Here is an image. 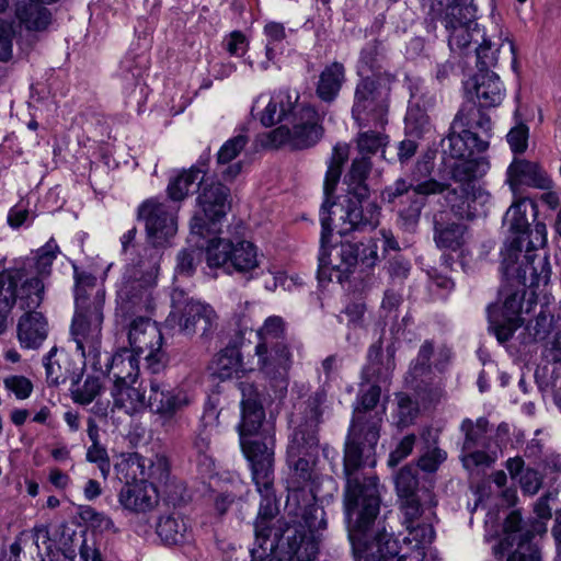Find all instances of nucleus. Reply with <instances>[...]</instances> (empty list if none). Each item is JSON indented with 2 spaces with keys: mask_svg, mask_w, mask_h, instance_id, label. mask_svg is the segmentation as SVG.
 I'll list each match as a JSON object with an SVG mask.
<instances>
[{
  "mask_svg": "<svg viewBox=\"0 0 561 561\" xmlns=\"http://www.w3.org/2000/svg\"><path fill=\"white\" fill-rule=\"evenodd\" d=\"M528 207L534 211L536 209L531 201L520 198L512 204L504 216L503 222L508 227L511 236L501 251L502 261L506 273L516 272V264L524 261L526 266H531V284L549 283L551 266L548 254L537 253L547 242V228L545 224L537 222L530 229L526 217Z\"/></svg>",
  "mask_w": 561,
  "mask_h": 561,
  "instance_id": "nucleus-1",
  "label": "nucleus"
},
{
  "mask_svg": "<svg viewBox=\"0 0 561 561\" xmlns=\"http://www.w3.org/2000/svg\"><path fill=\"white\" fill-rule=\"evenodd\" d=\"M516 272L506 273L501 263L503 285L500 288L499 302L489 305V329L500 343L510 341L514 332L525 322L523 313H530L537 307L535 288L548 283L531 284V266L522 261L516 264Z\"/></svg>",
  "mask_w": 561,
  "mask_h": 561,
  "instance_id": "nucleus-2",
  "label": "nucleus"
},
{
  "mask_svg": "<svg viewBox=\"0 0 561 561\" xmlns=\"http://www.w3.org/2000/svg\"><path fill=\"white\" fill-rule=\"evenodd\" d=\"M262 496L257 517L254 523L256 543L262 553L267 550L273 552L276 548L286 546V553L290 561H312L317 557V542L314 540L304 541L297 545L299 531L290 526L285 519L277 518L279 513L274 494V484L266 490L256 488Z\"/></svg>",
  "mask_w": 561,
  "mask_h": 561,
  "instance_id": "nucleus-3",
  "label": "nucleus"
},
{
  "mask_svg": "<svg viewBox=\"0 0 561 561\" xmlns=\"http://www.w3.org/2000/svg\"><path fill=\"white\" fill-rule=\"evenodd\" d=\"M142 219L146 228V247L148 271L142 275V299H146V310L150 313L156 308V298L152 291H147L157 280L162 250L167 247L169 239L176 232L175 216L171 207L165 203L156 199H148L142 203Z\"/></svg>",
  "mask_w": 561,
  "mask_h": 561,
  "instance_id": "nucleus-4",
  "label": "nucleus"
},
{
  "mask_svg": "<svg viewBox=\"0 0 561 561\" xmlns=\"http://www.w3.org/2000/svg\"><path fill=\"white\" fill-rule=\"evenodd\" d=\"M381 484L374 474H356L345 480L343 506L350 541L358 545L371 529L380 511Z\"/></svg>",
  "mask_w": 561,
  "mask_h": 561,
  "instance_id": "nucleus-5",
  "label": "nucleus"
},
{
  "mask_svg": "<svg viewBox=\"0 0 561 561\" xmlns=\"http://www.w3.org/2000/svg\"><path fill=\"white\" fill-rule=\"evenodd\" d=\"M433 20H439L447 32L453 53L466 55L472 42H477L480 27L479 8L474 0H421Z\"/></svg>",
  "mask_w": 561,
  "mask_h": 561,
  "instance_id": "nucleus-6",
  "label": "nucleus"
},
{
  "mask_svg": "<svg viewBox=\"0 0 561 561\" xmlns=\"http://www.w3.org/2000/svg\"><path fill=\"white\" fill-rule=\"evenodd\" d=\"M333 152L334 154L324 179V201L320 209L321 237L320 251L318 255L319 282L332 280L333 277L336 278V274H340L339 244H331L334 219L331 218L332 211L329 209V195L335 191V187L340 181L342 164L347 158V150L345 147L336 145L333 149ZM333 214H335V211H333Z\"/></svg>",
  "mask_w": 561,
  "mask_h": 561,
  "instance_id": "nucleus-7",
  "label": "nucleus"
},
{
  "mask_svg": "<svg viewBox=\"0 0 561 561\" xmlns=\"http://www.w3.org/2000/svg\"><path fill=\"white\" fill-rule=\"evenodd\" d=\"M139 353L140 348L123 346L111 357L107 365L114 376V407L128 415L140 411Z\"/></svg>",
  "mask_w": 561,
  "mask_h": 561,
  "instance_id": "nucleus-8",
  "label": "nucleus"
},
{
  "mask_svg": "<svg viewBox=\"0 0 561 561\" xmlns=\"http://www.w3.org/2000/svg\"><path fill=\"white\" fill-rule=\"evenodd\" d=\"M44 284L36 276L28 277L24 268H9L0 273V333L10 321L11 309L19 302L21 309L39 307Z\"/></svg>",
  "mask_w": 561,
  "mask_h": 561,
  "instance_id": "nucleus-9",
  "label": "nucleus"
},
{
  "mask_svg": "<svg viewBox=\"0 0 561 561\" xmlns=\"http://www.w3.org/2000/svg\"><path fill=\"white\" fill-rule=\"evenodd\" d=\"M172 311L169 321L176 322L180 332L192 336L199 333L208 336L217 328V313L211 306L204 304L187 291L175 287L171 294Z\"/></svg>",
  "mask_w": 561,
  "mask_h": 561,
  "instance_id": "nucleus-10",
  "label": "nucleus"
},
{
  "mask_svg": "<svg viewBox=\"0 0 561 561\" xmlns=\"http://www.w3.org/2000/svg\"><path fill=\"white\" fill-rule=\"evenodd\" d=\"M197 204L203 215L196 214L191 220V232L199 237L217 233L219 224L231 209L230 188L220 182L198 183Z\"/></svg>",
  "mask_w": 561,
  "mask_h": 561,
  "instance_id": "nucleus-11",
  "label": "nucleus"
},
{
  "mask_svg": "<svg viewBox=\"0 0 561 561\" xmlns=\"http://www.w3.org/2000/svg\"><path fill=\"white\" fill-rule=\"evenodd\" d=\"M545 531L542 522H525L518 511L511 512L505 518L504 537L500 542V548L508 552L506 561H540V552L533 539Z\"/></svg>",
  "mask_w": 561,
  "mask_h": 561,
  "instance_id": "nucleus-12",
  "label": "nucleus"
},
{
  "mask_svg": "<svg viewBox=\"0 0 561 561\" xmlns=\"http://www.w3.org/2000/svg\"><path fill=\"white\" fill-rule=\"evenodd\" d=\"M104 322L103 293L95 296L94 306L76 307L70 335L82 358L100 355L102 325Z\"/></svg>",
  "mask_w": 561,
  "mask_h": 561,
  "instance_id": "nucleus-13",
  "label": "nucleus"
},
{
  "mask_svg": "<svg viewBox=\"0 0 561 561\" xmlns=\"http://www.w3.org/2000/svg\"><path fill=\"white\" fill-rule=\"evenodd\" d=\"M327 401V392L320 389L308 397L304 402L301 421L295 428L288 446L287 456H318L319 438L318 425L321 423L323 404Z\"/></svg>",
  "mask_w": 561,
  "mask_h": 561,
  "instance_id": "nucleus-14",
  "label": "nucleus"
},
{
  "mask_svg": "<svg viewBox=\"0 0 561 561\" xmlns=\"http://www.w3.org/2000/svg\"><path fill=\"white\" fill-rule=\"evenodd\" d=\"M206 259L210 267H224L227 273L247 275L259 267L256 248L245 240L234 243L229 239H213L207 247Z\"/></svg>",
  "mask_w": 561,
  "mask_h": 561,
  "instance_id": "nucleus-15",
  "label": "nucleus"
},
{
  "mask_svg": "<svg viewBox=\"0 0 561 561\" xmlns=\"http://www.w3.org/2000/svg\"><path fill=\"white\" fill-rule=\"evenodd\" d=\"M140 270L137 265L126 268L122 285L117 291L116 317L123 328L127 330L128 348L138 346L140 322Z\"/></svg>",
  "mask_w": 561,
  "mask_h": 561,
  "instance_id": "nucleus-16",
  "label": "nucleus"
},
{
  "mask_svg": "<svg viewBox=\"0 0 561 561\" xmlns=\"http://www.w3.org/2000/svg\"><path fill=\"white\" fill-rule=\"evenodd\" d=\"M334 191L329 195V209L335 211L331 214V218L337 215L339 224L334 226L337 228L340 236H347L351 233H368L374 231L380 221V208L375 202H359L354 199H345V204L336 205L331 201Z\"/></svg>",
  "mask_w": 561,
  "mask_h": 561,
  "instance_id": "nucleus-17",
  "label": "nucleus"
},
{
  "mask_svg": "<svg viewBox=\"0 0 561 561\" xmlns=\"http://www.w3.org/2000/svg\"><path fill=\"white\" fill-rule=\"evenodd\" d=\"M466 141L468 137L459 129L450 131L442 145L445 160H455L448 168L451 179L459 183H469L481 178L489 169L485 158H470L471 151H466Z\"/></svg>",
  "mask_w": 561,
  "mask_h": 561,
  "instance_id": "nucleus-18",
  "label": "nucleus"
},
{
  "mask_svg": "<svg viewBox=\"0 0 561 561\" xmlns=\"http://www.w3.org/2000/svg\"><path fill=\"white\" fill-rule=\"evenodd\" d=\"M243 455L250 463L252 480L256 488L268 490L274 484V431L265 430L260 437L240 440Z\"/></svg>",
  "mask_w": 561,
  "mask_h": 561,
  "instance_id": "nucleus-19",
  "label": "nucleus"
},
{
  "mask_svg": "<svg viewBox=\"0 0 561 561\" xmlns=\"http://www.w3.org/2000/svg\"><path fill=\"white\" fill-rule=\"evenodd\" d=\"M379 428L380 419L374 417L367 428L362 433L360 427H357L353 434H351V430L348 431L343 458V473L345 480L351 476L368 474L362 471L360 468L375 453V447L379 439Z\"/></svg>",
  "mask_w": 561,
  "mask_h": 561,
  "instance_id": "nucleus-20",
  "label": "nucleus"
},
{
  "mask_svg": "<svg viewBox=\"0 0 561 561\" xmlns=\"http://www.w3.org/2000/svg\"><path fill=\"white\" fill-rule=\"evenodd\" d=\"M460 431L465 436L460 455L463 468L473 470L490 467L495 459L485 451L490 446L489 421L485 417H479L477 421L465 419L460 424Z\"/></svg>",
  "mask_w": 561,
  "mask_h": 561,
  "instance_id": "nucleus-21",
  "label": "nucleus"
},
{
  "mask_svg": "<svg viewBox=\"0 0 561 561\" xmlns=\"http://www.w3.org/2000/svg\"><path fill=\"white\" fill-rule=\"evenodd\" d=\"M255 355L261 370L268 379L270 387L276 399L285 397L288 388V369L291 354L288 344H273V346H255Z\"/></svg>",
  "mask_w": 561,
  "mask_h": 561,
  "instance_id": "nucleus-22",
  "label": "nucleus"
},
{
  "mask_svg": "<svg viewBox=\"0 0 561 561\" xmlns=\"http://www.w3.org/2000/svg\"><path fill=\"white\" fill-rule=\"evenodd\" d=\"M241 421L237 426L240 440L260 437L265 430L274 431L272 425L265 423V411L255 387L241 383Z\"/></svg>",
  "mask_w": 561,
  "mask_h": 561,
  "instance_id": "nucleus-23",
  "label": "nucleus"
},
{
  "mask_svg": "<svg viewBox=\"0 0 561 561\" xmlns=\"http://www.w3.org/2000/svg\"><path fill=\"white\" fill-rule=\"evenodd\" d=\"M365 533L358 545L352 543L355 554L363 561H417L409 560L405 554L400 553V543L392 534L385 529L377 530L373 536Z\"/></svg>",
  "mask_w": 561,
  "mask_h": 561,
  "instance_id": "nucleus-24",
  "label": "nucleus"
},
{
  "mask_svg": "<svg viewBox=\"0 0 561 561\" xmlns=\"http://www.w3.org/2000/svg\"><path fill=\"white\" fill-rule=\"evenodd\" d=\"M310 124L307 119H297V124L294 122L280 124L266 135L267 141L265 145L277 148L288 141H293L299 148L313 146L322 135V127L318 123V115L317 118H310Z\"/></svg>",
  "mask_w": 561,
  "mask_h": 561,
  "instance_id": "nucleus-25",
  "label": "nucleus"
},
{
  "mask_svg": "<svg viewBox=\"0 0 561 561\" xmlns=\"http://www.w3.org/2000/svg\"><path fill=\"white\" fill-rule=\"evenodd\" d=\"M434 355L432 341H425L419 350L417 356L412 363L411 374L416 380L417 394L430 403L438 401L444 394L442 380L432 378L431 358Z\"/></svg>",
  "mask_w": 561,
  "mask_h": 561,
  "instance_id": "nucleus-26",
  "label": "nucleus"
},
{
  "mask_svg": "<svg viewBox=\"0 0 561 561\" xmlns=\"http://www.w3.org/2000/svg\"><path fill=\"white\" fill-rule=\"evenodd\" d=\"M117 476L124 485L118 494V501L124 510L138 514L140 506V455L128 453L122 455V460L115 466Z\"/></svg>",
  "mask_w": 561,
  "mask_h": 561,
  "instance_id": "nucleus-27",
  "label": "nucleus"
},
{
  "mask_svg": "<svg viewBox=\"0 0 561 561\" xmlns=\"http://www.w3.org/2000/svg\"><path fill=\"white\" fill-rule=\"evenodd\" d=\"M463 95L473 105H500L504 91L496 73L476 72L463 82Z\"/></svg>",
  "mask_w": 561,
  "mask_h": 561,
  "instance_id": "nucleus-28",
  "label": "nucleus"
},
{
  "mask_svg": "<svg viewBox=\"0 0 561 561\" xmlns=\"http://www.w3.org/2000/svg\"><path fill=\"white\" fill-rule=\"evenodd\" d=\"M147 479H142V515L152 512L159 504L160 492L170 478V461L163 451L149 460Z\"/></svg>",
  "mask_w": 561,
  "mask_h": 561,
  "instance_id": "nucleus-29",
  "label": "nucleus"
},
{
  "mask_svg": "<svg viewBox=\"0 0 561 561\" xmlns=\"http://www.w3.org/2000/svg\"><path fill=\"white\" fill-rule=\"evenodd\" d=\"M388 62V48L385 41L373 38L359 49L356 61V75H371L385 77L387 82H393L396 75L386 69Z\"/></svg>",
  "mask_w": 561,
  "mask_h": 561,
  "instance_id": "nucleus-30",
  "label": "nucleus"
},
{
  "mask_svg": "<svg viewBox=\"0 0 561 561\" xmlns=\"http://www.w3.org/2000/svg\"><path fill=\"white\" fill-rule=\"evenodd\" d=\"M218 416L219 412L216 407L213 404L207 405L202 416L203 425L194 440V449L197 454V465L201 467L203 472H210L214 468L210 445L213 437L218 434Z\"/></svg>",
  "mask_w": 561,
  "mask_h": 561,
  "instance_id": "nucleus-31",
  "label": "nucleus"
},
{
  "mask_svg": "<svg viewBox=\"0 0 561 561\" xmlns=\"http://www.w3.org/2000/svg\"><path fill=\"white\" fill-rule=\"evenodd\" d=\"M150 515L144 520L149 524L154 522L156 534L165 546H179L185 543L191 534V527L187 519L181 515L172 513L167 516Z\"/></svg>",
  "mask_w": 561,
  "mask_h": 561,
  "instance_id": "nucleus-32",
  "label": "nucleus"
},
{
  "mask_svg": "<svg viewBox=\"0 0 561 561\" xmlns=\"http://www.w3.org/2000/svg\"><path fill=\"white\" fill-rule=\"evenodd\" d=\"M434 242L437 248L458 251L465 243L466 226L449 218V211L443 209L433 215Z\"/></svg>",
  "mask_w": 561,
  "mask_h": 561,
  "instance_id": "nucleus-33",
  "label": "nucleus"
},
{
  "mask_svg": "<svg viewBox=\"0 0 561 561\" xmlns=\"http://www.w3.org/2000/svg\"><path fill=\"white\" fill-rule=\"evenodd\" d=\"M394 348L388 346L386 354L381 350V341L370 345L367 354V364L363 368V379L366 382L379 383L389 380L394 370Z\"/></svg>",
  "mask_w": 561,
  "mask_h": 561,
  "instance_id": "nucleus-34",
  "label": "nucleus"
},
{
  "mask_svg": "<svg viewBox=\"0 0 561 561\" xmlns=\"http://www.w3.org/2000/svg\"><path fill=\"white\" fill-rule=\"evenodd\" d=\"M142 335L150 337V342L146 343L147 354L144 357L146 369L153 375H160L164 371L169 357L163 350V335L156 320L151 321V318L142 316Z\"/></svg>",
  "mask_w": 561,
  "mask_h": 561,
  "instance_id": "nucleus-35",
  "label": "nucleus"
},
{
  "mask_svg": "<svg viewBox=\"0 0 561 561\" xmlns=\"http://www.w3.org/2000/svg\"><path fill=\"white\" fill-rule=\"evenodd\" d=\"M507 181L513 190L518 185H528L541 190L549 188L551 180L536 162L514 159L507 169Z\"/></svg>",
  "mask_w": 561,
  "mask_h": 561,
  "instance_id": "nucleus-36",
  "label": "nucleus"
},
{
  "mask_svg": "<svg viewBox=\"0 0 561 561\" xmlns=\"http://www.w3.org/2000/svg\"><path fill=\"white\" fill-rule=\"evenodd\" d=\"M251 115L259 118L264 127H272L286 122L297 124V119H307L310 123V118H317L314 107H252Z\"/></svg>",
  "mask_w": 561,
  "mask_h": 561,
  "instance_id": "nucleus-37",
  "label": "nucleus"
},
{
  "mask_svg": "<svg viewBox=\"0 0 561 561\" xmlns=\"http://www.w3.org/2000/svg\"><path fill=\"white\" fill-rule=\"evenodd\" d=\"M25 310L27 312L19 321L18 336L22 346L36 348L47 336V321L35 308Z\"/></svg>",
  "mask_w": 561,
  "mask_h": 561,
  "instance_id": "nucleus-38",
  "label": "nucleus"
},
{
  "mask_svg": "<svg viewBox=\"0 0 561 561\" xmlns=\"http://www.w3.org/2000/svg\"><path fill=\"white\" fill-rule=\"evenodd\" d=\"M358 81L355 87L354 100L357 104L369 103L381 105L388 102L390 93L389 84L385 77L371 75H357Z\"/></svg>",
  "mask_w": 561,
  "mask_h": 561,
  "instance_id": "nucleus-39",
  "label": "nucleus"
},
{
  "mask_svg": "<svg viewBox=\"0 0 561 561\" xmlns=\"http://www.w3.org/2000/svg\"><path fill=\"white\" fill-rule=\"evenodd\" d=\"M15 16L27 31L43 32L51 23V12L35 0H20L15 3Z\"/></svg>",
  "mask_w": 561,
  "mask_h": 561,
  "instance_id": "nucleus-40",
  "label": "nucleus"
},
{
  "mask_svg": "<svg viewBox=\"0 0 561 561\" xmlns=\"http://www.w3.org/2000/svg\"><path fill=\"white\" fill-rule=\"evenodd\" d=\"M371 167V161L368 157H360L353 160L351 169L346 175V199L359 202L368 201L370 190L366 181L370 174Z\"/></svg>",
  "mask_w": 561,
  "mask_h": 561,
  "instance_id": "nucleus-41",
  "label": "nucleus"
},
{
  "mask_svg": "<svg viewBox=\"0 0 561 561\" xmlns=\"http://www.w3.org/2000/svg\"><path fill=\"white\" fill-rule=\"evenodd\" d=\"M344 82V65L340 61H333L321 71L316 93L322 102L332 103L337 98Z\"/></svg>",
  "mask_w": 561,
  "mask_h": 561,
  "instance_id": "nucleus-42",
  "label": "nucleus"
},
{
  "mask_svg": "<svg viewBox=\"0 0 561 561\" xmlns=\"http://www.w3.org/2000/svg\"><path fill=\"white\" fill-rule=\"evenodd\" d=\"M524 323V331L520 334L522 343L529 345L545 341L557 328V318L547 306H541L539 312Z\"/></svg>",
  "mask_w": 561,
  "mask_h": 561,
  "instance_id": "nucleus-43",
  "label": "nucleus"
},
{
  "mask_svg": "<svg viewBox=\"0 0 561 561\" xmlns=\"http://www.w3.org/2000/svg\"><path fill=\"white\" fill-rule=\"evenodd\" d=\"M471 129L489 139L492 130V121L484 107H461L453 122V129Z\"/></svg>",
  "mask_w": 561,
  "mask_h": 561,
  "instance_id": "nucleus-44",
  "label": "nucleus"
},
{
  "mask_svg": "<svg viewBox=\"0 0 561 561\" xmlns=\"http://www.w3.org/2000/svg\"><path fill=\"white\" fill-rule=\"evenodd\" d=\"M75 305L76 307H91L94 306L95 296L99 291L103 293V306L105 305V289L103 286L98 285L96 277L85 271H79L75 266Z\"/></svg>",
  "mask_w": 561,
  "mask_h": 561,
  "instance_id": "nucleus-45",
  "label": "nucleus"
},
{
  "mask_svg": "<svg viewBox=\"0 0 561 561\" xmlns=\"http://www.w3.org/2000/svg\"><path fill=\"white\" fill-rule=\"evenodd\" d=\"M381 389L377 383H373L367 391L359 398V404L355 408L351 424V434L355 433L357 427H360V433L367 428L368 424L374 417L381 416L378 413L374 415L370 412L376 408L380 400Z\"/></svg>",
  "mask_w": 561,
  "mask_h": 561,
  "instance_id": "nucleus-46",
  "label": "nucleus"
},
{
  "mask_svg": "<svg viewBox=\"0 0 561 561\" xmlns=\"http://www.w3.org/2000/svg\"><path fill=\"white\" fill-rule=\"evenodd\" d=\"M426 202L422 197H417L414 193L399 203L391 210L397 214L398 226L407 232H414L419 226L422 210Z\"/></svg>",
  "mask_w": 561,
  "mask_h": 561,
  "instance_id": "nucleus-47",
  "label": "nucleus"
},
{
  "mask_svg": "<svg viewBox=\"0 0 561 561\" xmlns=\"http://www.w3.org/2000/svg\"><path fill=\"white\" fill-rule=\"evenodd\" d=\"M68 364V358L64 353L58 355L57 348H51L44 358L48 383L59 385L66 382L68 379L78 382V375L70 370Z\"/></svg>",
  "mask_w": 561,
  "mask_h": 561,
  "instance_id": "nucleus-48",
  "label": "nucleus"
},
{
  "mask_svg": "<svg viewBox=\"0 0 561 561\" xmlns=\"http://www.w3.org/2000/svg\"><path fill=\"white\" fill-rule=\"evenodd\" d=\"M304 527L308 529L309 535H307L306 530L302 526L291 525L296 527L299 531V536L297 537V545L300 543V537L304 538V541L314 540L317 542V552L319 551V536L317 535L320 530L325 529L327 520H325V512L322 507L318 505H311L306 507L302 514Z\"/></svg>",
  "mask_w": 561,
  "mask_h": 561,
  "instance_id": "nucleus-49",
  "label": "nucleus"
},
{
  "mask_svg": "<svg viewBox=\"0 0 561 561\" xmlns=\"http://www.w3.org/2000/svg\"><path fill=\"white\" fill-rule=\"evenodd\" d=\"M444 201L449 208V215L454 214L459 219L474 218V198H472L466 188H457L449 186L447 193L444 194Z\"/></svg>",
  "mask_w": 561,
  "mask_h": 561,
  "instance_id": "nucleus-50",
  "label": "nucleus"
},
{
  "mask_svg": "<svg viewBox=\"0 0 561 561\" xmlns=\"http://www.w3.org/2000/svg\"><path fill=\"white\" fill-rule=\"evenodd\" d=\"M476 43H479L474 49L477 72L495 73L493 69L497 66L500 46L485 36L484 30L477 36Z\"/></svg>",
  "mask_w": 561,
  "mask_h": 561,
  "instance_id": "nucleus-51",
  "label": "nucleus"
},
{
  "mask_svg": "<svg viewBox=\"0 0 561 561\" xmlns=\"http://www.w3.org/2000/svg\"><path fill=\"white\" fill-rule=\"evenodd\" d=\"M150 393L147 407L153 413H172L179 407V400L164 389L159 378L150 379Z\"/></svg>",
  "mask_w": 561,
  "mask_h": 561,
  "instance_id": "nucleus-52",
  "label": "nucleus"
},
{
  "mask_svg": "<svg viewBox=\"0 0 561 561\" xmlns=\"http://www.w3.org/2000/svg\"><path fill=\"white\" fill-rule=\"evenodd\" d=\"M318 456H287V465L291 470L293 489H301L308 483L313 474Z\"/></svg>",
  "mask_w": 561,
  "mask_h": 561,
  "instance_id": "nucleus-53",
  "label": "nucleus"
},
{
  "mask_svg": "<svg viewBox=\"0 0 561 561\" xmlns=\"http://www.w3.org/2000/svg\"><path fill=\"white\" fill-rule=\"evenodd\" d=\"M201 173L202 170L199 168L192 167L170 181L168 185V194L170 198L173 201H183L197 180H199L198 183L201 181L203 182V178L199 176Z\"/></svg>",
  "mask_w": 561,
  "mask_h": 561,
  "instance_id": "nucleus-54",
  "label": "nucleus"
},
{
  "mask_svg": "<svg viewBox=\"0 0 561 561\" xmlns=\"http://www.w3.org/2000/svg\"><path fill=\"white\" fill-rule=\"evenodd\" d=\"M259 343L256 345L273 346V344H288L285 334V322L280 317H268L257 331Z\"/></svg>",
  "mask_w": 561,
  "mask_h": 561,
  "instance_id": "nucleus-55",
  "label": "nucleus"
},
{
  "mask_svg": "<svg viewBox=\"0 0 561 561\" xmlns=\"http://www.w3.org/2000/svg\"><path fill=\"white\" fill-rule=\"evenodd\" d=\"M216 375L220 379H227L241 368V353L237 346H227L221 350L216 359Z\"/></svg>",
  "mask_w": 561,
  "mask_h": 561,
  "instance_id": "nucleus-56",
  "label": "nucleus"
},
{
  "mask_svg": "<svg viewBox=\"0 0 561 561\" xmlns=\"http://www.w3.org/2000/svg\"><path fill=\"white\" fill-rule=\"evenodd\" d=\"M352 115L357 125L367 130H377L387 123L386 107H353Z\"/></svg>",
  "mask_w": 561,
  "mask_h": 561,
  "instance_id": "nucleus-57",
  "label": "nucleus"
},
{
  "mask_svg": "<svg viewBox=\"0 0 561 561\" xmlns=\"http://www.w3.org/2000/svg\"><path fill=\"white\" fill-rule=\"evenodd\" d=\"M363 247V243H351V242H341L339 244L340 251V274H336V280L339 283H343L348 278V275L353 273L357 263L359 262V248Z\"/></svg>",
  "mask_w": 561,
  "mask_h": 561,
  "instance_id": "nucleus-58",
  "label": "nucleus"
},
{
  "mask_svg": "<svg viewBox=\"0 0 561 561\" xmlns=\"http://www.w3.org/2000/svg\"><path fill=\"white\" fill-rule=\"evenodd\" d=\"M413 187L414 182L399 178L381 191L380 198L382 203L392 208L399 203H402L407 197H410L413 194Z\"/></svg>",
  "mask_w": 561,
  "mask_h": 561,
  "instance_id": "nucleus-59",
  "label": "nucleus"
},
{
  "mask_svg": "<svg viewBox=\"0 0 561 561\" xmlns=\"http://www.w3.org/2000/svg\"><path fill=\"white\" fill-rule=\"evenodd\" d=\"M417 486V469L412 466L400 469L396 477V489L399 497L416 495Z\"/></svg>",
  "mask_w": 561,
  "mask_h": 561,
  "instance_id": "nucleus-60",
  "label": "nucleus"
},
{
  "mask_svg": "<svg viewBox=\"0 0 561 561\" xmlns=\"http://www.w3.org/2000/svg\"><path fill=\"white\" fill-rule=\"evenodd\" d=\"M119 70L122 78L136 88L140 76L138 46L131 47L125 54L121 60Z\"/></svg>",
  "mask_w": 561,
  "mask_h": 561,
  "instance_id": "nucleus-61",
  "label": "nucleus"
},
{
  "mask_svg": "<svg viewBox=\"0 0 561 561\" xmlns=\"http://www.w3.org/2000/svg\"><path fill=\"white\" fill-rule=\"evenodd\" d=\"M59 247L54 239L48 240L36 251L35 268L39 275H49L51 265L59 253Z\"/></svg>",
  "mask_w": 561,
  "mask_h": 561,
  "instance_id": "nucleus-62",
  "label": "nucleus"
},
{
  "mask_svg": "<svg viewBox=\"0 0 561 561\" xmlns=\"http://www.w3.org/2000/svg\"><path fill=\"white\" fill-rule=\"evenodd\" d=\"M249 142V138L245 135H238L228 139L219 149L217 153V163L225 165L230 163L239 153L245 148Z\"/></svg>",
  "mask_w": 561,
  "mask_h": 561,
  "instance_id": "nucleus-63",
  "label": "nucleus"
},
{
  "mask_svg": "<svg viewBox=\"0 0 561 561\" xmlns=\"http://www.w3.org/2000/svg\"><path fill=\"white\" fill-rule=\"evenodd\" d=\"M419 414V405L408 394L400 393L398 396V420L399 427H407L411 425Z\"/></svg>",
  "mask_w": 561,
  "mask_h": 561,
  "instance_id": "nucleus-64",
  "label": "nucleus"
}]
</instances>
